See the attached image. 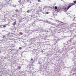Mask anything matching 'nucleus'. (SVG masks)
<instances>
[{"label":"nucleus","mask_w":76,"mask_h":76,"mask_svg":"<svg viewBox=\"0 0 76 76\" xmlns=\"http://www.w3.org/2000/svg\"><path fill=\"white\" fill-rule=\"evenodd\" d=\"M55 9H56V10H57V7L56 6H55Z\"/></svg>","instance_id":"39448f33"},{"label":"nucleus","mask_w":76,"mask_h":76,"mask_svg":"<svg viewBox=\"0 0 76 76\" xmlns=\"http://www.w3.org/2000/svg\"><path fill=\"white\" fill-rule=\"evenodd\" d=\"M31 61H32V62L34 61V60H33V59L31 58Z\"/></svg>","instance_id":"9d476101"},{"label":"nucleus","mask_w":76,"mask_h":76,"mask_svg":"<svg viewBox=\"0 0 76 76\" xmlns=\"http://www.w3.org/2000/svg\"><path fill=\"white\" fill-rule=\"evenodd\" d=\"M27 13H29L30 12H29V10H28L27 11Z\"/></svg>","instance_id":"9b49d317"},{"label":"nucleus","mask_w":76,"mask_h":76,"mask_svg":"<svg viewBox=\"0 0 76 76\" xmlns=\"http://www.w3.org/2000/svg\"><path fill=\"white\" fill-rule=\"evenodd\" d=\"M20 35H22L23 34V33H22V32H20Z\"/></svg>","instance_id":"0eeeda50"},{"label":"nucleus","mask_w":76,"mask_h":76,"mask_svg":"<svg viewBox=\"0 0 76 76\" xmlns=\"http://www.w3.org/2000/svg\"><path fill=\"white\" fill-rule=\"evenodd\" d=\"M19 3H20V1H18Z\"/></svg>","instance_id":"dca6fc26"},{"label":"nucleus","mask_w":76,"mask_h":76,"mask_svg":"<svg viewBox=\"0 0 76 76\" xmlns=\"http://www.w3.org/2000/svg\"><path fill=\"white\" fill-rule=\"evenodd\" d=\"M45 13H46V14L47 15V14H48V13H49L48 12H45Z\"/></svg>","instance_id":"6e6552de"},{"label":"nucleus","mask_w":76,"mask_h":76,"mask_svg":"<svg viewBox=\"0 0 76 76\" xmlns=\"http://www.w3.org/2000/svg\"><path fill=\"white\" fill-rule=\"evenodd\" d=\"M12 20H13L12 19Z\"/></svg>","instance_id":"f3484780"},{"label":"nucleus","mask_w":76,"mask_h":76,"mask_svg":"<svg viewBox=\"0 0 76 76\" xmlns=\"http://www.w3.org/2000/svg\"><path fill=\"white\" fill-rule=\"evenodd\" d=\"M19 50H21L22 49V48L21 47H20L19 48Z\"/></svg>","instance_id":"4468645a"},{"label":"nucleus","mask_w":76,"mask_h":76,"mask_svg":"<svg viewBox=\"0 0 76 76\" xmlns=\"http://www.w3.org/2000/svg\"><path fill=\"white\" fill-rule=\"evenodd\" d=\"M74 24H75V26H76V23H74Z\"/></svg>","instance_id":"2eb2a0df"},{"label":"nucleus","mask_w":76,"mask_h":76,"mask_svg":"<svg viewBox=\"0 0 76 76\" xmlns=\"http://www.w3.org/2000/svg\"><path fill=\"white\" fill-rule=\"evenodd\" d=\"M6 25H4L3 26V28H6Z\"/></svg>","instance_id":"20e7f679"},{"label":"nucleus","mask_w":76,"mask_h":76,"mask_svg":"<svg viewBox=\"0 0 76 76\" xmlns=\"http://www.w3.org/2000/svg\"><path fill=\"white\" fill-rule=\"evenodd\" d=\"M74 3H76V1H74Z\"/></svg>","instance_id":"ddd939ff"},{"label":"nucleus","mask_w":76,"mask_h":76,"mask_svg":"<svg viewBox=\"0 0 76 76\" xmlns=\"http://www.w3.org/2000/svg\"><path fill=\"white\" fill-rule=\"evenodd\" d=\"M15 12H19V11H18V9L15 10Z\"/></svg>","instance_id":"423d86ee"},{"label":"nucleus","mask_w":76,"mask_h":76,"mask_svg":"<svg viewBox=\"0 0 76 76\" xmlns=\"http://www.w3.org/2000/svg\"><path fill=\"white\" fill-rule=\"evenodd\" d=\"M72 18L73 21L76 20V18L75 17H72Z\"/></svg>","instance_id":"7ed1b4c3"},{"label":"nucleus","mask_w":76,"mask_h":76,"mask_svg":"<svg viewBox=\"0 0 76 76\" xmlns=\"http://www.w3.org/2000/svg\"><path fill=\"white\" fill-rule=\"evenodd\" d=\"M73 5H75V4L73 3H70L69 4L68 6L67 7V8H65V10L66 11V10H68L69 9L70 7H71L72 6H73Z\"/></svg>","instance_id":"f257e3e1"},{"label":"nucleus","mask_w":76,"mask_h":76,"mask_svg":"<svg viewBox=\"0 0 76 76\" xmlns=\"http://www.w3.org/2000/svg\"><path fill=\"white\" fill-rule=\"evenodd\" d=\"M14 20L15 21V22H14V23H13V25L14 26H15V25H16V19H14Z\"/></svg>","instance_id":"f03ea898"},{"label":"nucleus","mask_w":76,"mask_h":76,"mask_svg":"<svg viewBox=\"0 0 76 76\" xmlns=\"http://www.w3.org/2000/svg\"><path fill=\"white\" fill-rule=\"evenodd\" d=\"M31 10V11L32 10Z\"/></svg>","instance_id":"a211bd4d"},{"label":"nucleus","mask_w":76,"mask_h":76,"mask_svg":"<svg viewBox=\"0 0 76 76\" xmlns=\"http://www.w3.org/2000/svg\"><path fill=\"white\" fill-rule=\"evenodd\" d=\"M38 2H41V0H38Z\"/></svg>","instance_id":"1a4fd4ad"},{"label":"nucleus","mask_w":76,"mask_h":76,"mask_svg":"<svg viewBox=\"0 0 76 76\" xmlns=\"http://www.w3.org/2000/svg\"><path fill=\"white\" fill-rule=\"evenodd\" d=\"M18 69H20V66H19L18 67Z\"/></svg>","instance_id":"f8f14e48"}]
</instances>
